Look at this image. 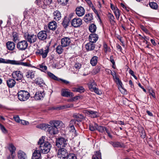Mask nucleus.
<instances>
[{
    "instance_id": "30",
    "label": "nucleus",
    "mask_w": 159,
    "mask_h": 159,
    "mask_svg": "<svg viewBox=\"0 0 159 159\" xmlns=\"http://www.w3.org/2000/svg\"><path fill=\"white\" fill-rule=\"evenodd\" d=\"M68 128L70 133L72 134L73 137H75L77 135V133L76 132L74 126H68Z\"/></svg>"
},
{
    "instance_id": "28",
    "label": "nucleus",
    "mask_w": 159,
    "mask_h": 159,
    "mask_svg": "<svg viewBox=\"0 0 159 159\" xmlns=\"http://www.w3.org/2000/svg\"><path fill=\"white\" fill-rule=\"evenodd\" d=\"M18 157L19 159H27L26 154L22 151H19L18 152Z\"/></svg>"
},
{
    "instance_id": "23",
    "label": "nucleus",
    "mask_w": 159,
    "mask_h": 159,
    "mask_svg": "<svg viewBox=\"0 0 159 159\" xmlns=\"http://www.w3.org/2000/svg\"><path fill=\"white\" fill-rule=\"evenodd\" d=\"M6 46L8 50L12 51L15 48V44L12 42L8 41L6 43Z\"/></svg>"
},
{
    "instance_id": "22",
    "label": "nucleus",
    "mask_w": 159,
    "mask_h": 159,
    "mask_svg": "<svg viewBox=\"0 0 159 159\" xmlns=\"http://www.w3.org/2000/svg\"><path fill=\"white\" fill-rule=\"evenodd\" d=\"M16 84L15 80L12 79H10L7 81V84L9 88H12Z\"/></svg>"
},
{
    "instance_id": "19",
    "label": "nucleus",
    "mask_w": 159,
    "mask_h": 159,
    "mask_svg": "<svg viewBox=\"0 0 159 159\" xmlns=\"http://www.w3.org/2000/svg\"><path fill=\"white\" fill-rule=\"evenodd\" d=\"M48 27L50 30H55L57 27V23L55 21H51L48 24Z\"/></svg>"
},
{
    "instance_id": "36",
    "label": "nucleus",
    "mask_w": 159,
    "mask_h": 159,
    "mask_svg": "<svg viewBox=\"0 0 159 159\" xmlns=\"http://www.w3.org/2000/svg\"><path fill=\"white\" fill-rule=\"evenodd\" d=\"M9 148L12 155V158H14V156L13 155L16 149V148L12 144H11L10 145Z\"/></svg>"
},
{
    "instance_id": "13",
    "label": "nucleus",
    "mask_w": 159,
    "mask_h": 159,
    "mask_svg": "<svg viewBox=\"0 0 159 159\" xmlns=\"http://www.w3.org/2000/svg\"><path fill=\"white\" fill-rule=\"evenodd\" d=\"M37 36L40 41H44L47 38L48 35L46 31L42 30L38 33Z\"/></svg>"
},
{
    "instance_id": "63",
    "label": "nucleus",
    "mask_w": 159,
    "mask_h": 159,
    "mask_svg": "<svg viewBox=\"0 0 159 159\" xmlns=\"http://www.w3.org/2000/svg\"><path fill=\"white\" fill-rule=\"evenodd\" d=\"M14 118L16 121L18 123H20L21 120L20 119L19 117L18 116H16L14 117Z\"/></svg>"
},
{
    "instance_id": "39",
    "label": "nucleus",
    "mask_w": 159,
    "mask_h": 159,
    "mask_svg": "<svg viewBox=\"0 0 159 159\" xmlns=\"http://www.w3.org/2000/svg\"><path fill=\"white\" fill-rule=\"evenodd\" d=\"M48 75L52 79L54 80L59 81V79L60 78H58L57 76H55L52 73L50 72H48Z\"/></svg>"
},
{
    "instance_id": "58",
    "label": "nucleus",
    "mask_w": 159,
    "mask_h": 159,
    "mask_svg": "<svg viewBox=\"0 0 159 159\" xmlns=\"http://www.w3.org/2000/svg\"><path fill=\"white\" fill-rule=\"evenodd\" d=\"M59 81H61L62 83H64L65 84H66L70 85V82L67 80H64V79H62L61 78L59 79Z\"/></svg>"
},
{
    "instance_id": "10",
    "label": "nucleus",
    "mask_w": 159,
    "mask_h": 159,
    "mask_svg": "<svg viewBox=\"0 0 159 159\" xmlns=\"http://www.w3.org/2000/svg\"><path fill=\"white\" fill-rule=\"evenodd\" d=\"M28 43L27 41L24 40L19 42L17 44V48L20 51H24L27 48Z\"/></svg>"
},
{
    "instance_id": "51",
    "label": "nucleus",
    "mask_w": 159,
    "mask_h": 159,
    "mask_svg": "<svg viewBox=\"0 0 159 159\" xmlns=\"http://www.w3.org/2000/svg\"><path fill=\"white\" fill-rule=\"evenodd\" d=\"M76 124L78 125V123H77L75 120V119L71 120L69 122V124L68 126H74V124Z\"/></svg>"
},
{
    "instance_id": "29",
    "label": "nucleus",
    "mask_w": 159,
    "mask_h": 159,
    "mask_svg": "<svg viewBox=\"0 0 159 159\" xmlns=\"http://www.w3.org/2000/svg\"><path fill=\"white\" fill-rule=\"evenodd\" d=\"M43 0H37L35 1V3L39 6V7L42 8L43 9H45L46 7Z\"/></svg>"
},
{
    "instance_id": "18",
    "label": "nucleus",
    "mask_w": 159,
    "mask_h": 159,
    "mask_svg": "<svg viewBox=\"0 0 159 159\" xmlns=\"http://www.w3.org/2000/svg\"><path fill=\"white\" fill-rule=\"evenodd\" d=\"M98 36L95 34H91L89 36V41L92 43H95L98 40Z\"/></svg>"
},
{
    "instance_id": "32",
    "label": "nucleus",
    "mask_w": 159,
    "mask_h": 159,
    "mask_svg": "<svg viewBox=\"0 0 159 159\" xmlns=\"http://www.w3.org/2000/svg\"><path fill=\"white\" fill-rule=\"evenodd\" d=\"M98 57L96 56L93 57L90 61V63L93 66H95L98 62Z\"/></svg>"
},
{
    "instance_id": "5",
    "label": "nucleus",
    "mask_w": 159,
    "mask_h": 159,
    "mask_svg": "<svg viewBox=\"0 0 159 159\" xmlns=\"http://www.w3.org/2000/svg\"><path fill=\"white\" fill-rule=\"evenodd\" d=\"M18 98L20 100L25 101L28 100L30 96V93L27 91L20 90L18 93Z\"/></svg>"
},
{
    "instance_id": "48",
    "label": "nucleus",
    "mask_w": 159,
    "mask_h": 159,
    "mask_svg": "<svg viewBox=\"0 0 159 159\" xmlns=\"http://www.w3.org/2000/svg\"><path fill=\"white\" fill-rule=\"evenodd\" d=\"M108 17L110 22L111 23L115 22V17L111 13H109L108 14Z\"/></svg>"
},
{
    "instance_id": "54",
    "label": "nucleus",
    "mask_w": 159,
    "mask_h": 159,
    "mask_svg": "<svg viewBox=\"0 0 159 159\" xmlns=\"http://www.w3.org/2000/svg\"><path fill=\"white\" fill-rule=\"evenodd\" d=\"M58 1L60 4L65 6L67 4L69 0H58Z\"/></svg>"
},
{
    "instance_id": "59",
    "label": "nucleus",
    "mask_w": 159,
    "mask_h": 159,
    "mask_svg": "<svg viewBox=\"0 0 159 159\" xmlns=\"http://www.w3.org/2000/svg\"><path fill=\"white\" fill-rule=\"evenodd\" d=\"M116 79V82L117 84H118L120 86H122V84L121 81L120 80L119 78H117L116 76L115 77Z\"/></svg>"
},
{
    "instance_id": "11",
    "label": "nucleus",
    "mask_w": 159,
    "mask_h": 159,
    "mask_svg": "<svg viewBox=\"0 0 159 159\" xmlns=\"http://www.w3.org/2000/svg\"><path fill=\"white\" fill-rule=\"evenodd\" d=\"M49 124L54 126L57 129L61 127H64V126L63 123L61 121L59 120H54L51 121L49 122Z\"/></svg>"
},
{
    "instance_id": "8",
    "label": "nucleus",
    "mask_w": 159,
    "mask_h": 159,
    "mask_svg": "<svg viewBox=\"0 0 159 159\" xmlns=\"http://www.w3.org/2000/svg\"><path fill=\"white\" fill-rule=\"evenodd\" d=\"M67 140L63 138H60L58 139L56 141V145L60 148L65 147L67 144Z\"/></svg>"
},
{
    "instance_id": "25",
    "label": "nucleus",
    "mask_w": 159,
    "mask_h": 159,
    "mask_svg": "<svg viewBox=\"0 0 159 159\" xmlns=\"http://www.w3.org/2000/svg\"><path fill=\"white\" fill-rule=\"evenodd\" d=\"M109 143L115 148H122L124 146L123 143L118 142L111 141L109 142Z\"/></svg>"
},
{
    "instance_id": "9",
    "label": "nucleus",
    "mask_w": 159,
    "mask_h": 159,
    "mask_svg": "<svg viewBox=\"0 0 159 159\" xmlns=\"http://www.w3.org/2000/svg\"><path fill=\"white\" fill-rule=\"evenodd\" d=\"M59 149L58 152L57 156L60 158L64 159L67 158L69 155L67 150L64 148H61Z\"/></svg>"
},
{
    "instance_id": "49",
    "label": "nucleus",
    "mask_w": 159,
    "mask_h": 159,
    "mask_svg": "<svg viewBox=\"0 0 159 159\" xmlns=\"http://www.w3.org/2000/svg\"><path fill=\"white\" fill-rule=\"evenodd\" d=\"M106 127L102 126H98L97 128V130L101 133H103L105 132V129Z\"/></svg>"
},
{
    "instance_id": "52",
    "label": "nucleus",
    "mask_w": 159,
    "mask_h": 159,
    "mask_svg": "<svg viewBox=\"0 0 159 159\" xmlns=\"http://www.w3.org/2000/svg\"><path fill=\"white\" fill-rule=\"evenodd\" d=\"M0 128L2 132L4 134H6L7 133V130L4 126L1 124H0Z\"/></svg>"
},
{
    "instance_id": "2",
    "label": "nucleus",
    "mask_w": 159,
    "mask_h": 159,
    "mask_svg": "<svg viewBox=\"0 0 159 159\" xmlns=\"http://www.w3.org/2000/svg\"><path fill=\"white\" fill-rule=\"evenodd\" d=\"M39 151L43 154H47L50 151L51 147V144L48 142H44L43 138L40 139L38 142Z\"/></svg>"
},
{
    "instance_id": "17",
    "label": "nucleus",
    "mask_w": 159,
    "mask_h": 159,
    "mask_svg": "<svg viewBox=\"0 0 159 159\" xmlns=\"http://www.w3.org/2000/svg\"><path fill=\"white\" fill-rule=\"evenodd\" d=\"M44 96L45 93L44 91H38L35 93L34 98L36 100H41Z\"/></svg>"
},
{
    "instance_id": "33",
    "label": "nucleus",
    "mask_w": 159,
    "mask_h": 159,
    "mask_svg": "<svg viewBox=\"0 0 159 159\" xmlns=\"http://www.w3.org/2000/svg\"><path fill=\"white\" fill-rule=\"evenodd\" d=\"M69 21V20L67 17H64L62 24L65 28H66L68 26Z\"/></svg>"
},
{
    "instance_id": "56",
    "label": "nucleus",
    "mask_w": 159,
    "mask_h": 159,
    "mask_svg": "<svg viewBox=\"0 0 159 159\" xmlns=\"http://www.w3.org/2000/svg\"><path fill=\"white\" fill-rule=\"evenodd\" d=\"M43 81L40 78H37L36 80V83L38 85H41L43 83Z\"/></svg>"
},
{
    "instance_id": "6",
    "label": "nucleus",
    "mask_w": 159,
    "mask_h": 159,
    "mask_svg": "<svg viewBox=\"0 0 159 159\" xmlns=\"http://www.w3.org/2000/svg\"><path fill=\"white\" fill-rule=\"evenodd\" d=\"M49 51V48L48 47L44 49L42 48L37 49L35 52V53L36 55L41 56L43 58H45L47 57Z\"/></svg>"
},
{
    "instance_id": "64",
    "label": "nucleus",
    "mask_w": 159,
    "mask_h": 159,
    "mask_svg": "<svg viewBox=\"0 0 159 159\" xmlns=\"http://www.w3.org/2000/svg\"><path fill=\"white\" fill-rule=\"evenodd\" d=\"M46 6L47 5H49L51 3L52 0H43Z\"/></svg>"
},
{
    "instance_id": "31",
    "label": "nucleus",
    "mask_w": 159,
    "mask_h": 159,
    "mask_svg": "<svg viewBox=\"0 0 159 159\" xmlns=\"http://www.w3.org/2000/svg\"><path fill=\"white\" fill-rule=\"evenodd\" d=\"M85 47L87 50H92L94 49L95 45L94 43H92L90 42L86 44Z\"/></svg>"
},
{
    "instance_id": "53",
    "label": "nucleus",
    "mask_w": 159,
    "mask_h": 159,
    "mask_svg": "<svg viewBox=\"0 0 159 159\" xmlns=\"http://www.w3.org/2000/svg\"><path fill=\"white\" fill-rule=\"evenodd\" d=\"M85 91L84 88L82 86H79L77 87V92L80 93L84 92Z\"/></svg>"
},
{
    "instance_id": "24",
    "label": "nucleus",
    "mask_w": 159,
    "mask_h": 159,
    "mask_svg": "<svg viewBox=\"0 0 159 159\" xmlns=\"http://www.w3.org/2000/svg\"><path fill=\"white\" fill-rule=\"evenodd\" d=\"M73 117L76 119L75 120L76 122H81L84 118L82 114H74Z\"/></svg>"
},
{
    "instance_id": "34",
    "label": "nucleus",
    "mask_w": 159,
    "mask_h": 159,
    "mask_svg": "<svg viewBox=\"0 0 159 159\" xmlns=\"http://www.w3.org/2000/svg\"><path fill=\"white\" fill-rule=\"evenodd\" d=\"M101 66H97L92 71V73L95 75L99 73L101 70Z\"/></svg>"
},
{
    "instance_id": "14",
    "label": "nucleus",
    "mask_w": 159,
    "mask_h": 159,
    "mask_svg": "<svg viewBox=\"0 0 159 159\" xmlns=\"http://www.w3.org/2000/svg\"><path fill=\"white\" fill-rule=\"evenodd\" d=\"M61 95L63 97H72L74 96L73 93L71 92L67 89H63L61 91Z\"/></svg>"
},
{
    "instance_id": "55",
    "label": "nucleus",
    "mask_w": 159,
    "mask_h": 159,
    "mask_svg": "<svg viewBox=\"0 0 159 159\" xmlns=\"http://www.w3.org/2000/svg\"><path fill=\"white\" fill-rule=\"evenodd\" d=\"M149 95H151L154 98H155V95L154 92V90H153V89L152 88H150L149 89Z\"/></svg>"
},
{
    "instance_id": "45",
    "label": "nucleus",
    "mask_w": 159,
    "mask_h": 159,
    "mask_svg": "<svg viewBox=\"0 0 159 159\" xmlns=\"http://www.w3.org/2000/svg\"><path fill=\"white\" fill-rule=\"evenodd\" d=\"M13 40L16 42L19 39V36L18 33L16 32H14L12 33Z\"/></svg>"
},
{
    "instance_id": "42",
    "label": "nucleus",
    "mask_w": 159,
    "mask_h": 159,
    "mask_svg": "<svg viewBox=\"0 0 159 159\" xmlns=\"http://www.w3.org/2000/svg\"><path fill=\"white\" fill-rule=\"evenodd\" d=\"M103 47L104 49L105 53L107 54V52H111V50L110 48L108 46L106 43H104Z\"/></svg>"
},
{
    "instance_id": "46",
    "label": "nucleus",
    "mask_w": 159,
    "mask_h": 159,
    "mask_svg": "<svg viewBox=\"0 0 159 159\" xmlns=\"http://www.w3.org/2000/svg\"><path fill=\"white\" fill-rule=\"evenodd\" d=\"M61 45H58L56 48V52L59 54L63 52V49Z\"/></svg>"
},
{
    "instance_id": "61",
    "label": "nucleus",
    "mask_w": 159,
    "mask_h": 159,
    "mask_svg": "<svg viewBox=\"0 0 159 159\" xmlns=\"http://www.w3.org/2000/svg\"><path fill=\"white\" fill-rule=\"evenodd\" d=\"M129 73L132 75L134 78L136 79L137 80V77L135 75L134 72L132 70H129Z\"/></svg>"
},
{
    "instance_id": "15",
    "label": "nucleus",
    "mask_w": 159,
    "mask_h": 159,
    "mask_svg": "<svg viewBox=\"0 0 159 159\" xmlns=\"http://www.w3.org/2000/svg\"><path fill=\"white\" fill-rule=\"evenodd\" d=\"M70 43V39L68 37L62 38L61 39V44L63 47H65L69 46Z\"/></svg>"
},
{
    "instance_id": "40",
    "label": "nucleus",
    "mask_w": 159,
    "mask_h": 159,
    "mask_svg": "<svg viewBox=\"0 0 159 159\" xmlns=\"http://www.w3.org/2000/svg\"><path fill=\"white\" fill-rule=\"evenodd\" d=\"M97 127H98V125L96 123H95L94 125L90 124L89 126V129L91 131H93L97 130Z\"/></svg>"
},
{
    "instance_id": "21",
    "label": "nucleus",
    "mask_w": 159,
    "mask_h": 159,
    "mask_svg": "<svg viewBox=\"0 0 159 159\" xmlns=\"http://www.w3.org/2000/svg\"><path fill=\"white\" fill-rule=\"evenodd\" d=\"M53 19L56 20H59L61 18L60 12L58 10L55 11L53 13Z\"/></svg>"
},
{
    "instance_id": "47",
    "label": "nucleus",
    "mask_w": 159,
    "mask_h": 159,
    "mask_svg": "<svg viewBox=\"0 0 159 159\" xmlns=\"http://www.w3.org/2000/svg\"><path fill=\"white\" fill-rule=\"evenodd\" d=\"M89 115H91L92 117L96 118L97 117V112L96 111H88Z\"/></svg>"
},
{
    "instance_id": "20",
    "label": "nucleus",
    "mask_w": 159,
    "mask_h": 159,
    "mask_svg": "<svg viewBox=\"0 0 159 159\" xmlns=\"http://www.w3.org/2000/svg\"><path fill=\"white\" fill-rule=\"evenodd\" d=\"M35 74V71L30 70L26 72L25 75L27 78L32 79L34 77Z\"/></svg>"
},
{
    "instance_id": "27",
    "label": "nucleus",
    "mask_w": 159,
    "mask_h": 159,
    "mask_svg": "<svg viewBox=\"0 0 159 159\" xmlns=\"http://www.w3.org/2000/svg\"><path fill=\"white\" fill-rule=\"evenodd\" d=\"M93 19V15L91 13L86 14L84 17V21L87 23L90 22Z\"/></svg>"
},
{
    "instance_id": "4",
    "label": "nucleus",
    "mask_w": 159,
    "mask_h": 159,
    "mask_svg": "<svg viewBox=\"0 0 159 159\" xmlns=\"http://www.w3.org/2000/svg\"><path fill=\"white\" fill-rule=\"evenodd\" d=\"M13 78L16 81H18L21 85L26 83L25 80L23 78V75L21 72L20 71H14L12 74Z\"/></svg>"
},
{
    "instance_id": "38",
    "label": "nucleus",
    "mask_w": 159,
    "mask_h": 159,
    "mask_svg": "<svg viewBox=\"0 0 159 159\" xmlns=\"http://www.w3.org/2000/svg\"><path fill=\"white\" fill-rule=\"evenodd\" d=\"M101 153L99 151H97L92 157V159H100L101 158Z\"/></svg>"
},
{
    "instance_id": "12",
    "label": "nucleus",
    "mask_w": 159,
    "mask_h": 159,
    "mask_svg": "<svg viewBox=\"0 0 159 159\" xmlns=\"http://www.w3.org/2000/svg\"><path fill=\"white\" fill-rule=\"evenodd\" d=\"M71 25L75 27L80 26L82 24L81 19L80 18H75L73 19L71 22Z\"/></svg>"
},
{
    "instance_id": "1",
    "label": "nucleus",
    "mask_w": 159,
    "mask_h": 159,
    "mask_svg": "<svg viewBox=\"0 0 159 159\" xmlns=\"http://www.w3.org/2000/svg\"><path fill=\"white\" fill-rule=\"evenodd\" d=\"M36 127L44 130L51 135L54 136L58 132V129L52 125H49L47 124H42L37 125Z\"/></svg>"
},
{
    "instance_id": "3",
    "label": "nucleus",
    "mask_w": 159,
    "mask_h": 159,
    "mask_svg": "<svg viewBox=\"0 0 159 159\" xmlns=\"http://www.w3.org/2000/svg\"><path fill=\"white\" fill-rule=\"evenodd\" d=\"M0 63L10 64L13 65L29 66V64L27 62H24L20 61H18L5 59L1 58H0Z\"/></svg>"
},
{
    "instance_id": "16",
    "label": "nucleus",
    "mask_w": 159,
    "mask_h": 159,
    "mask_svg": "<svg viewBox=\"0 0 159 159\" xmlns=\"http://www.w3.org/2000/svg\"><path fill=\"white\" fill-rule=\"evenodd\" d=\"M75 11L76 14L79 16H83L85 12L84 8L81 6L77 7Z\"/></svg>"
},
{
    "instance_id": "50",
    "label": "nucleus",
    "mask_w": 159,
    "mask_h": 159,
    "mask_svg": "<svg viewBox=\"0 0 159 159\" xmlns=\"http://www.w3.org/2000/svg\"><path fill=\"white\" fill-rule=\"evenodd\" d=\"M67 159H77L76 155L73 153H70L66 158Z\"/></svg>"
},
{
    "instance_id": "57",
    "label": "nucleus",
    "mask_w": 159,
    "mask_h": 159,
    "mask_svg": "<svg viewBox=\"0 0 159 159\" xmlns=\"http://www.w3.org/2000/svg\"><path fill=\"white\" fill-rule=\"evenodd\" d=\"M140 28L142 30L145 32L147 34H149L148 30L142 25H140Z\"/></svg>"
},
{
    "instance_id": "41",
    "label": "nucleus",
    "mask_w": 159,
    "mask_h": 159,
    "mask_svg": "<svg viewBox=\"0 0 159 159\" xmlns=\"http://www.w3.org/2000/svg\"><path fill=\"white\" fill-rule=\"evenodd\" d=\"M149 5L151 8L153 9L157 10L158 8V5L156 2H150L149 3Z\"/></svg>"
},
{
    "instance_id": "60",
    "label": "nucleus",
    "mask_w": 159,
    "mask_h": 159,
    "mask_svg": "<svg viewBox=\"0 0 159 159\" xmlns=\"http://www.w3.org/2000/svg\"><path fill=\"white\" fill-rule=\"evenodd\" d=\"M39 67L41 69V70L44 71L46 70L47 69V67L46 66H43L42 65H39Z\"/></svg>"
},
{
    "instance_id": "26",
    "label": "nucleus",
    "mask_w": 159,
    "mask_h": 159,
    "mask_svg": "<svg viewBox=\"0 0 159 159\" xmlns=\"http://www.w3.org/2000/svg\"><path fill=\"white\" fill-rule=\"evenodd\" d=\"M40 151L35 150L33 153L32 159H39L41 156Z\"/></svg>"
},
{
    "instance_id": "35",
    "label": "nucleus",
    "mask_w": 159,
    "mask_h": 159,
    "mask_svg": "<svg viewBox=\"0 0 159 159\" xmlns=\"http://www.w3.org/2000/svg\"><path fill=\"white\" fill-rule=\"evenodd\" d=\"M74 107V105L72 103L60 106L59 108L60 109H64L67 108H71Z\"/></svg>"
},
{
    "instance_id": "44",
    "label": "nucleus",
    "mask_w": 159,
    "mask_h": 159,
    "mask_svg": "<svg viewBox=\"0 0 159 159\" xmlns=\"http://www.w3.org/2000/svg\"><path fill=\"white\" fill-rule=\"evenodd\" d=\"M120 11L118 8H116V10L114 11V12L116 16L117 19L118 20L119 19L120 15Z\"/></svg>"
},
{
    "instance_id": "7",
    "label": "nucleus",
    "mask_w": 159,
    "mask_h": 159,
    "mask_svg": "<svg viewBox=\"0 0 159 159\" xmlns=\"http://www.w3.org/2000/svg\"><path fill=\"white\" fill-rule=\"evenodd\" d=\"M24 37L26 41L30 43H33L37 40V39L36 35L34 34H30L28 33L24 34Z\"/></svg>"
},
{
    "instance_id": "62",
    "label": "nucleus",
    "mask_w": 159,
    "mask_h": 159,
    "mask_svg": "<svg viewBox=\"0 0 159 159\" xmlns=\"http://www.w3.org/2000/svg\"><path fill=\"white\" fill-rule=\"evenodd\" d=\"M93 91H94L98 95H100L102 93L101 91H99L98 89H97V88H95L94 89H93Z\"/></svg>"
},
{
    "instance_id": "43",
    "label": "nucleus",
    "mask_w": 159,
    "mask_h": 159,
    "mask_svg": "<svg viewBox=\"0 0 159 159\" xmlns=\"http://www.w3.org/2000/svg\"><path fill=\"white\" fill-rule=\"evenodd\" d=\"M96 85L95 82L93 81L92 82H91V84L89 85V88L90 90L92 91H93V89L96 88Z\"/></svg>"
},
{
    "instance_id": "37",
    "label": "nucleus",
    "mask_w": 159,
    "mask_h": 159,
    "mask_svg": "<svg viewBox=\"0 0 159 159\" xmlns=\"http://www.w3.org/2000/svg\"><path fill=\"white\" fill-rule=\"evenodd\" d=\"M96 25L94 24H91L89 27V30L91 33H94L96 30Z\"/></svg>"
}]
</instances>
